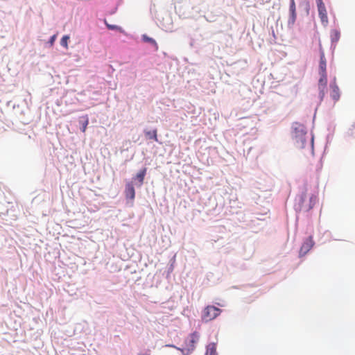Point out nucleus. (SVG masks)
Instances as JSON below:
<instances>
[{"mask_svg":"<svg viewBox=\"0 0 355 355\" xmlns=\"http://www.w3.org/2000/svg\"><path fill=\"white\" fill-rule=\"evenodd\" d=\"M199 336L198 333L194 332L191 334L189 337L185 340L186 347L183 348L175 347L177 349L182 352L184 355L190 354L195 349V345L198 342Z\"/></svg>","mask_w":355,"mask_h":355,"instance_id":"nucleus-1","label":"nucleus"},{"mask_svg":"<svg viewBox=\"0 0 355 355\" xmlns=\"http://www.w3.org/2000/svg\"><path fill=\"white\" fill-rule=\"evenodd\" d=\"M221 313V310L214 306H207L205 308L202 313V320L205 322H209L216 317Z\"/></svg>","mask_w":355,"mask_h":355,"instance_id":"nucleus-2","label":"nucleus"},{"mask_svg":"<svg viewBox=\"0 0 355 355\" xmlns=\"http://www.w3.org/2000/svg\"><path fill=\"white\" fill-rule=\"evenodd\" d=\"M320 74V79L318 80V89L320 91L319 92V96L320 98V101H322L325 96V89L327 85V73H319Z\"/></svg>","mask_w":355,"mask_h":355,"instance_id":"nucleus-3","label":"nucleus"},{"mask_svg":"<svg viewBox=\"0 0 355 355\" xmlns=\"http://www.w3.org/2000/svg\"><path fill=\"white\" fill-rule=\"evenodd\" d=\"M318 10V15L319 17L321 20L322 24L324 26H327L328 24L329 20L327 17V12L326 10L325 5L323 3H317Z\"/></svg>","mask_w":355,"mask_h":355,"instance_id":"nucleus-4","label":"nucleus"},{"mask_svg":"<svg viewBox=\"0 0 355 355\" xmlns=\"http://www.w3.org/2000/svg\"><path fill=\"white\" fill-rule=\"evenodd\" d=\"M306 198V193H303L300 197V207L302 209H304L306 211H309L311 209L316 201H317V196L315 195H312L309 198V205H304V198Z\"/></svg>","mask_w":355,"mask_h":355,"instance_id":"nucleus-5","label":"nucleus"},{"mask_svg":"<svg viewBox=\"0 0 355 355\" xmlns=\"http://www.w3.org/2000/svg\"><path fill=\"white\" fill-rule=\"evenodd\" d=\"M289 13L290 16L288 20V26H292L295 23L297 18L296 6L295 0H290Z\"/></svg>","mask_w":355,"mask_h":355,"instance_id":"nucleus-6","label":"nucleus"},{"mask_svg":"<svg viewBox=\"0 0 355 355\" xmlns=\"http://www.w3.org/2000/svg\"><path fill=\"white\" fill-rule=\"evenodd\" d=\"M313 245L314 241L313 240V238L311 236H309L303 243L300 250V254L301 256L305 255L313 248Z\"/></svg>","mask_w":355,"mask_h":355,"instance_id":"nucleus-7","label":"nucleus"},{"mask_svg":"<svg viewBox=\"0 0 355 355\" xmlns=\"http://www.w3.org/2000/svg\"><path fill=\"white\" fill-rule=\"evenodd\" d=\"M330 88H331L330 96L335 102H337L340 98V89L336 83V80H334L332 83H331Z\"/></svg>","mask_w":355,"mask_h":355,"instance_id":"nucleus-8","label":"nucleus"},{"mask_svg":"<svg viewBox=\"0 0 355 355\" xmlns=\"http://www.w3.org/2000/svg\"><path fill=\"white\" fill-rule=\"evenodd\" d=\"M125 196L126 198L133 200L135 197V190L132 182H128L125 184Z\"/></svg>","mask_w":355,"mask_h":355,"instance_id":"nucleus-9","label":"nucleus"},{"mask_svg":"<svg viewBox=\"0 0 355 355\" xmlns=\"http://www.w3.org/2000/svg\"><path fill=\"white\" fill-rule=\"evenodd\" d=\"M327 61L324 57V52L321 51L320 52V60L319 64V73H327Z\"/></svg>","mask_w":355,"mask_h":355,"instance_id":"nucleus-10","label":"nucleus"},{"mask_svg":"<svg viewBox=\"0 0 355 355\" xmlns=\"http://www.w3.org/2000/svg\"><path fill=\"white\" fill-rule=\"evenodd\" d=\"M146 171L147 168H144L143 169L140 170L139 172L134 178V180H137L139 181V187H141L143 184Z\"/></svg>","mask_w":355,"mask_h":355,"instance_id":"nucleus-11","label":"nucleus"},{"mask_svg":"<svg viewBox=\"0 0 355 355\" xmlns=\"http://www.w3.org/2000/svg\"><path fill=\"white\" fill-rule=\"evenodd\" d=\"M206 355H217L216 347L214 343H210L208 345Z\"/></svg>","mask_w":355,"mask_h":355,"instance_id":"nucleus-12","label":"nucleus"},{"mask_svg":"<svg viewBox=\"0 0 355 355\" xmlns=\"http://www.w3.org/2000/svg\"><path fill=\"white\" fill-rule=\"evenodd\" d=\"M340 37V33L338 30H332L331 31V40L332 42H337Z\"/></svg>","mask_w":355,"mask_h":355,"instance_id":"nucleus-13","label":"nucleus"},{"mask_svg":"<svg viewBox=\"0 0 355 355\" xmlns=\"http://www.w3.org/2000/svg\"><path fill=\"white\" fill-rule=\"evenodd\" d=\"M80 122L82 123V128H81V130L83 132H85L86 131V129H87V126L89 123V119H88V116L87 115L85 116H83L80 118Z\"/></svg>","mask_w":355,"mask_h":355,"instance_id":"nucleus-14","label":"nucleus"},{"mask_svg":"<svg viewBox=\"0 0 355 355\" xmlns=\"http://www.w3.org/2000/svg\"><path fill=\"white\" fill-rule=\"evenodd\" d=\"M146 135L150 138L154 139L155 141H157V130H154L153 131H148L146 132Z\"/></svg>","mask_w":355,"mask_h":355,"instance_id":"nucleus-15","label":"nucleus"},{"mask_svg":"<svg viewBox=\"0 0 355 355\" xmlns=\"http://www.w3.org/2000/svg\"><path fill=\"white\" fill-rule=\"evenodd\" d=\"M69 40V36L68 35H64L60 41V44L62 46L65 47L66 49L68 48V40Z\"/></svg>","mask_w":355,"mask_h":355,"instance_id":"nucleus-16","label":"nucleus"},{"mask_svg":"<svg viewBox=\"0 0 355 355\" xmlns=\"http://www.w3.org/2000/svg\"><path fill=\"white\" fill-rule=\"evenodd\" d=\"M105 24L107 26V27L110 29V30H117V31H122L121 30V28L116 26V25H111V24H108L107 23L105 22Z\"/></svg>","mask_w":355,"mask_h":355,"instance_id":"nucleus-17","label":"nucleus"},{"mask_svg":"<svg viewBox=\"0 0 355 355\" xmlns=\"http://www.w3.org/2000/svg\"><path fill=\"white\" fill-rule=\"evenodd\" d=\"M143 39L145 42H150L151 44H157L154 39L150 38L146 35H143Z\"/></svg>","mask_w":355,"mask_h":355,"instance_id":"nucleus-18","label":"nucleus"},{"mask_svg":"<svg viewBox=\"0 0 355 355\" xmlns=\"http://www.w3.org/2000/svg\"><path fill=\"white\" fill-rule=\"evenodd\" d=\"M55 38H56V35H53V36L51 37V39H50V40H49V42L51 43V45H52V44H53V42H55Z\"/></svg>","mask_w":355,"mask_h":355,"instance_id":"nucleus-19","label":"nucleus"},{"mask_svg":"<svg viewBox=\"0 0 355 355\" xmlns=\"http://www.w3.org/2000/svg\"><path fill=\"white\" fill-rule=\"evenodd\" d=\"M323 3L322 0H316V3Z\"/></svg>","mask_w":355,"mask_h":355,"instance_id":"nucleus-20","label":"nucleus"},{"mask_svg":"<svg viewBox=\"0 0 355 355\" xmlns=\"http://www.w3.org/2000/svg\"><path fill=\"white\" fill-rule=\"evenodd\" d=\"M170 347H175V346H173V345H169Z\"/></svg>","mask_w":355,"mask_h":355,"instance_id":"nucleus-21","label":"nucleus"},{"mask_svg":"<svg viewBox=\"0 0 355 355\" xmlns=\"http://www.w3.org/2000/svg\"><path fill=\"white\" fill-rule=\"evenodd\" d=\"M353 127H354V128L355 129V123L354 124Z\"/></svg>","mask_w":355,"mask_h":355,"instance_id":"nucleus-22","label":"nucleus"}]
</instances>
